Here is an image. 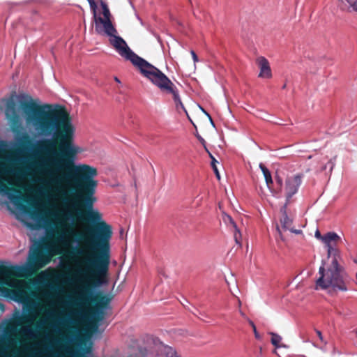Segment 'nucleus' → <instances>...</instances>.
<instances>
[{
	"label": "nucleus",
	"instance_id": "obj_39",
	"mask_svg": "<svg viewBox=\"0 0 357 357\" xmlns=\"http://www.w3.org/2000/svg\"><path fill=\"white\" fill-rule=\"evenodd\" d=\"M69 327H70V328H74V329H75V328H75V327H74V326H69Z\"/></svg>",
	"mask_w": 357,
	"mask_h": 357
},
{
	"label": "nucleus",
	"instance_id": "obj_37",
	"mask_svg": "<svg viewBox=\"0 0 357 357\" xmlns=\"http://www.w3.org/2000/svg\"><path fill=\"white\" fill-rule=\"evenodd\" d=\"M190 121L192 122V123L193 124L194 127H195V128H197L196 125H195V124H194V123L192 121V120H191V119H190Z\"/></svg>",
	"mask_w": 357,
	"mask_h": 357
},
{
	"label": "nucleus",
	"instance_id": "obj_23",
	"mask_svg": "<svg viewBox=\"0 0 357 357\" xmlns=\"http://www.w3.org/2000/svg\"><path fill=\"white\" fill-rule=\"evenodd\" d=\"M250 324L251 325V326L253 328V331H254V333H255V336L257 339H260V335L258 333L257 331V328H256V326L255 325V324L253 323V321H249Z\"/></svg>",
	"mask_w": 357,
	"mask_h": 357
},
{
	"label": "nucleus",
	"instance_id": "obj_17",
	"mask_svg": "<svg viewBox=\"0 0 357 357\" xmlns=\"http://www.w3.org/2000/svg\"><path fill=\"white\" fill-rule=\"evenodd\" d=\"M269 334L271 335V342L272 344L274 345L276 348L281 347L282 345L280 344V342L282 340L281 336L273 332H270Z\"/></svg>",
	"mask_w": 357,
	"mask_h": 357
},
{
	"label": "nucleus",
	"instance_id": "obj_34",
	"mask_svg": "<svg viewBox=\"0 0 357 357\" xmlns=\"http://www.w3.org/2000/svg\"><path fill=\"white\" fill-rule=\"evenodd\" d=\"M329 164H331V172L332 171V169H333L334 167V162H332V160H331L329 162H328Z\"/></svg>",
	"mask_w": 357,
	"mask_h": 357
},
{
	"label": "nucleus",
	"instance_id": "obj_40",
	"mask_svg": "<svg viewBox=\"0 0 357 357\" xmlns=\"http://www.w3.org/2000/svg\"><path fill=\"white\" fill-rule=\"evenodd\" d=\"M115 80L117 81V82H119V80L118 79L117 77L115 78Z\"/></svg>",
	"mask_w": 357,
	"mask_h": 357
},
{
	"label": "nucleus",
	"instance_id": "obj_3",
	"mask_svg": "<svg viewBox=\"0 0 357 357\" xmlns=\"http://www.w3.org/2000/svg\"><path fill=\"white\" fill-rule=\"evenodd\" d=\"M50 261V256L44 250L36 248L30 254L26 267L18 265H5L0 261V292L7 298L24 303L23 314L16 310L11 319H5L0 333V357H12L16 352V344L19 342L17 335L18 328L29 332L33 326L36 331L43 329L46 321L39 319L33 322L36 317L34 305L26 303L27 294L20 278L26 277L44 267Z\"/></svg>",
	"mask_w": 357,
	"mask_h": 357
},
{
	"label": "nucleus",
	"instance_id": "obj_7",
	"mask_svg": "<svg viewBox=\"0 0 357 357\" xmlns=\"http://www.w3.org/2000/svg\"><path fill=\"white\" fill-rule=\"evenodd\" d=\"M133 66L137 68L141 74L158 86L162 92L172 95L177 110L181 109L187 113L176 87L161 70L143 58Z\"/></svg>",
	"mask_w": 357,
	"mask_h": 357
},
{
	"label": "nucleus",
	"instance_id": "obj_24",
	"mask_svg": "<svg viewBox=\"0 0 357 357\" xmlns=\"http://www.w3.org/2000/svg\"><path fill=\"white\" fill-rule=\"evenodd\" d=\"M87 1L90 5L91 10H95V9H97V4L94 0H87Z\"/></svg>",
	"mask_w": 357,
	"mask_h": 357
},
{
	"label": "nucleus",
	"instance_id": "obj_14",
	"mask_svg": "<svg viewBox=\"0 0 357 357\" xmlns=\"http://www.w3.org/2000/svg\"><path fill=\"white\" fill-rule=\"evenodd\" d=\"M259 168L261 169V170L264 174L267 187L268 188V189L271 190L273 184V181L272 176H271L270 171L262 163L259 164Z\"/></svg>",
	"mask_w": 357,
	"mask_h": 357
},
{
	"label": "nucleus",
	"instance_id": "obj_30",
	"mask_svg": "<svg viewBox=\"0 0 357 357\" xmlns=\"http://www.w3.org/2000/svg\"><path fill=\"white\" fill-rule=\"evenodd\" d=\"M196 136L200 142L205 146V140L199 134H197Z\"/></svg>",
	"mask_w": 357,
	"mask_h": 357
},
{
	"label": "nucleus",
	"instance_id": "obj_13",
	"mask_svg": "<svg viewBox=\"0 0 357 357\" xmlns=\"http://www.w3.org/2000/svg\"><path fill=\"white\" fill-rule=\"evenodd\" d=\"M31 218L38 222V227H42V223L47 224L48 218L45 214L39 210H33L30 213Z\"/></svg>",
	"mask_w": 357,
	"mask_h": 357
},
{
	"label": "nucleus",
	"instance_id": "obj_6",
	"mask_svg": "<svg viewBox=\"0 0 357 357\" xmlns=\"http://www.w3.org/2000/svg\"><path fill=\"white\" fill-rule=\"evenodd\" d=\"M99 1L102 10L103 17L97 16V9L91 10L93 14L96 32L98 34L109 36V43L119 55L130 61L132 65L135 64L142 58L132 51L126 42L118 36V31L112 22L111 13L107 3L102 0Z\"/></svg>",
	"mask_w": 357,
	"mask_h": 357
},
{
	"label": "nucleus",
	"instance_id": "obj_16",
	"mask_svg": "<svg viewBox=\"0 0 357 357\" xmlns=\"http://www.w3.org/2000/svg\"><path fill=\"white\" fill-rule=\"evenodd\" d=\"M340 2V7L342 10H347L348 12H351V6L354 4V2H356L357 0H339Z\"/></svg>",
	"mask_w": 357,
	"mask_h": 357
},
{
	"label": "nucleus",
	"instance_id": "obj_5",
	"mask_svg": "<svg viewBox=\"0 0 357 357\" xmlns=\"http://www.w3.org/2000/svg\"><path fill=\"white\" fill-rule=\"evenodd\" d=\"M339 236L335 232H328L323 237V242L327 248V259L321 261L319 268L315 285L316 289L331 288L334 291H347L349 278L344 267L337 261L338 250L332 247L331 241H336Z\"/></svg>",
	"mask_w": 357,
	"mask_h": 357
},
{
	"label": "nucleus",
	"instance_id": "obj_28",
	"mask_svg": "<svg viewBox=\"0 0 357 357\" xmlns=\"http://www.w3.org/2000/svg\"><path fill=\"white\" fill-rule=\"evenodd\" d=\"M354 11L357 13V1L354 2V4L351 6V12Z\"/></svg>",
	"mask_w": 357,
	"mask_h": 357
},
{
	"label": "nucleus",
	"instance_id": "obj_29",
	"mask_svg": "<svg viewBox=\"0 0 357 357\" xmlns=\"http://www.w3.org/2000/svg\"><path fill=\"white\" fill-rule=\"evenodd\" d=\"M190 53H191V55L192 56L194 61L197 62L198 61V57H197V54H195V52L193 50H192L190 52Z\"/></svg>",
	"mask_w": 357,
	"mask_h": 357
},
{
	"label": "nucleus",
	"instance_id": "obj_1",
	"mask_svg": "<svg viewBox=\"0 0 357 357\" xmlns=\"http://www.w3.org/2000/svg\"><path fill=\"white\" fill-rule=\"evenodd\" d=\"M19 106L26 122L44 139L41 150L45 158L42 169L45 178L62 172H70L73 181L89 190L92 185L91 177L98 175L97 169L89 165H75L78 149L73 143L75 128L66 108L58 104H38L29 97L20 100Z\"/></svg>",
	"mask_w": 357,
	"mask_h": 357
},
{
	"label": "nucleus",
	"instance_id": "obj_9",
	"mask_svg": "<svg viewBox=\"0 0 357 357\" xmlns=\"http://www.w3.org/2000/svg\"><path fill=\"white\" fill-rule=\"evenodd\" d=\"M303 174H298L287 177L285 181V203L289 204L290 199L298 190L302 183Z\"/></svg>",
	"mask_w": 357,
	"mask_h": 357
},
{
	"label": "nucleus",
	"instance_id": "obj_26",
	"mask_svg": "<svg viewBox=\"0 0 357 357\" xmlns=\"http://www.w3.org/2000/svg\"><path fill=\"white\" fill-rule=\"evenodd\" d=\"M315 332L317 335V336L319 337V340L324 344H326V342H325L324 340V337H323V335H322V333L319 330H315Z\"/></svg>",
	"mask_w": 357,
	"mask_h": 357
},
{
	"label": "nucleus",
	"instance_id": "obj_31",
	"mask_svg": "<svg viewBox=\"0 0 357 357\" xmlns=\"http://www.w3.org/2000/svg\"><path fill=\"white\" fill-rule=\"evenodd\" d=\"M202 110L204 111V112L208 116L209 119H210V121L211 123H212L213 126H214V123L212 120V118L211 117V116L205 111L202 109Z\"/></svg>",
	"mask_w": 357,
	"mask_h": 357
},
{
	"label": "nucleus",
	"instance_id": "obj_22",
	"mask_svg": "<svg viewBox=\"0 0 357 357\" xmlns=\"http://www.w3.org/2000/svg\"><path fill=\"white\" fill-rule=\"evenodd\" d=\"M235 229V233H234V239H235V241L236 242L237 244H241L240 241H239V238H241V234L238 231V229L236 228V229Z\"/></svg>",
	"mask_w": 357,
	"mask_h": 357
},
{
	"label": "nucleus",
	"instance_id": "obj_36",
	"mask_svg": "<svg viewBox=\"0 0 357 357\" xmlns=\"http://www.w3.org/2000/svg\"><path fill=\"white\" fill-rule=\"evenodd\" d=\"M326 169V166L325 165V166H324V167H322V169H321L324 171V170H325Z\"/></svg>",
	"mask_w": 357,
	"mask_h": 357
},
{
	"label": "nucleus",
	"instance_id": "obj_32",
	"mask_svg": "<svg viewBox=\"0 0 357 357\" xmlns=\"http://www.w3.org/2000/svg\"><path fill=\"white\" fill-rule=\"evenodd\" d=\"M0 310H1L2 312H3L5 310V305L3 303H2L1 302H0Z\"/></svg>",
	"mask_w": 357,
	"mask_h": 357
},
{
	"label": "nucleus",
	"instance_id": "obj_8",
	"mask_svg": "<svg viewBox=\"0 0 357 357\" xmlns=\"http://www.w3.org/2000/svg\"><path fill=\"white\" fill-rule=\"evenodd\" d=\"M133 66L137 68L141 74L158 86L162 92L172 95L177 110L181 109L187 113L176 87L161 70L143 58Z\"/></svg>",
	"mask_w": 357,
	"mask_h": 357
},
{
	"label": "nucleus",
	"instance_id": "obj_19",
	"mask_svg": "<svg viewBox=\"0 0 357 357\" xmlns=\"http://www.w3.org/2000/svg\"><path fill=\"white\" fill-rule=\"evenodd\" d=\"M90 351V348H86L83 349V351H76L74 354V357H87L86 354L89 353Z\"/></svg>",
	"mask_w": 357,
	"mask_h": 357
},
{
	"label": "nucleus",
	"instance_id": "obj_25",
	"mask_svg": "<svg viewBox=\"0 0 357 357\" xmlns=\"http://www.w3.org/2000/svg\"><path fill=\"white\" fill-rule=\"evenodd\" d=\"M275 181L280 185L279 192H281L282 186V179L280 176H275Z\"/></svg>",
	"mask_w": 357,
	"mask_h": 357
},
{
	"label": "nucleus",
	"instance_id": "obj_35",
	"mask_svg": "<svg viewBox=\"0 0 357 357\" xmlns=\"http://www.w3.org/2000/svg\"><path fill=\"white\" fill-rule=\"evenodd\" d=\"M0 169L5 171V172H7L5 169V167H4V165L2 164V163H0Z\"/></svg>",
	"mask_w": 357,
	"mask_h": 357
},
{
	"label": "nucleus",
	"instance_id": "obj_18",
	"mask_svg": "<svg viewBox=\"0 0 357 357\" xmlns=\"http://www.w3.org/2000/svg\"><path fill=\"white\" fill-rule=\"evenodd\" d=\"M100 322L96 321V320L91 318V321L89 323V328L92 332H96L99 327Z\"/></svg>",
	"mask_w": 357,
	"mask_h": 357
},
{
	"label": "nucleus",
	"instance_id": "obj_21",
	"mask_svg": "<svg viewBox=\"0 0 357 357\" xmlns=\"http://www.w3.org/2000/svg\"><path fill=\"white\" fill-rule=\"evenodd\" d=\"M223 220L225 222H229L234 229H236V225L232 218L229 215H225Z\"/></svg>",
	"mask_w": 357,
	"mask_h": 357
},
{
	"label": "nucleus",
	"instance_id": "obj_38",
	"mask_svg": "<svg viewBox=\"0 0 357 357\" xmlns=\"http://www.w3.org/2000/svg\"><path fill=\"white\" fill-rule=\"evenodd\" d=\"M356 264H357V258L354 259V261Z\"/></svg>",
	"mask_w": 357,
	"mask_h": 357
},
{
	"label": "nucleus",
	"instance_id": "obj_33",
	"mask_svg": "<svg viewBox=\"0 0 357 357\" xmlns=\"http://www.w3.org/2000/svg\"><path fill=\"white\" fill-rule=\"evenodd\" d=\"M205 149L206 151L208 152V155H209V157L211 158V161L213 160V158H215L213 157V155L208 151V150L206 149V147L205 146Z\"/></svg>",
	"mask_w": 357,
	"mask_h": 357
},
{
	"label": "nucleus",
	"instance_id": "obj_27",
	"mask_svg": "<svg viewBox=\"0 0 357 357\" xmlns=\"http://www.w3.org/2000/svg\"><path fill=\"white\" fill-rule=\"evenodd\" d=\"M315 237L318 239H320L323 241V237L324 236H322L320 233V231L319 230H317L316 232H315Z\"/></svg>",
	"mask_w": 357,
	"mask_h": 357
},
{
	"label": "nucleus",
	"instance_id": "obj_2",
	"mask_svg": "<svg viewBox=\"0 0 357 357\" xmlns=\"http://www.w3.org/2000/svg\"><path fill=\"white\" fill-rule=\"evenodd\" d=\"M47 183L59 192V197L68 210L61 214L67 234H70L77 246L72 247V253L84 254L85 245L105 238H112V228L102 220V215L93 210L96 202L94 197L98 181L91 177L92 185L87 190L73 181L70 172H62L46 178Z\"/></svg>",
	"mask_w": 357,
	"mask_h": 357
},
{
	"label": "nucleus",
	"instance_id": "obj_15",
	"mask_svg": "<svg viewBox=\"0 0 357 357\" xmlns=\"http://www.w3.org/2000/svg\"><path fill=\"white\" fill-rule=\"evenodd\" d=\"M162 352L166 357H181L174 348L167 345H163Z\"/></svg>",
	"mask_w": 357,
	"mask_h": 357
},
{
	"label": "nucleus",
	"instance_id": "obj_11",
	"mask_svg": "<svg viewBox=\"0 0 357 357\" xmlns=\"http://www.w3.org/2000/svg\"><path fill=\"white\" fill-rule=\"evenodd\" d=\"M288 204H287V203H284V206L280 208V213L282 214V217L280 218V223L282 225V227L285 230L288 229V230H290L293 233L300 234L301 232V230L293 229L291 228L293 220L287 214Z\"/></svg>",
	"mask_w": 357,
	"mask_h": 357
},
{
	"label": "nucleus",
	"instance_id": "obj_20",
	"mask_svg": "<svg viewBox=\"0 0 357 357\" xmlns=\"http://www.w3.org/2000/svg\"><path fill=\"white\" fill-rule=\"evenodd\" d=\"M217 162H218V161L215 160V158H213V160L211 161V167L215 174L216 177L218 179H220V174H219V172H218L217 166H216Z\"/></svg>",
	"mask_w": 357,
	"mask_h": 357
},
{
	"label": "nucleus",
	"instance_id": "obj_12",
	"mask_svg": "<svg viewBox=\"0 0 357 357\" xmlns=\"http://www.w3.org/2000/svg\"><path fill=\"white\" fill-rule=\"evenodd\" d=\"M260 72L259 77L261 78H271L272 77L271 69L268 61L264 56H259L256 59Z\"/></svg>",
	"mask_w": 357,
	"mask_h": 357
},
{
	"label": "nucleus",
	"instance_id": "obj_10",
	"mask_svg": "<svg viewBox=\"0 0 357 357\" xmlns=\"http://www.w3.org/2000/svg\"><path fill=\"white\" fill-rule=\"evenodd\" d=\"M5 114L13 126L19 127L20 126V116L17 110L16 103L13 98L6 101Z\"/></svg>",
	"mask_w": 357,
	"mask_h": 357
},
{
	"label": "nucleus",
	"instance_id": "obj_4",
	"mask_svg": "<svg viewBox=\"0 0 357 357\" xmlns=\"http://www.w3.org/2000/svg\"><path fill=\"white\" fill-rule=\"evenodd\" d=\"M111 238L90 243L85 245L84 254L77 256L72 253L68 257L79 267L78 274L82 282L79 287V304L89 310L90 317L100 322L105 317V310L113 299L112 294H104L94 289L107 284L111 258Z\"/></svg>",
	"mask_w": 357,
	"mask_h": 357
}]
</instances>
